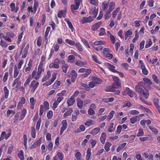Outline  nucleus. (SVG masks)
Instances as JSON below:
<instances>
[{"mask_svg":"<svg viewBox=\"0 0 160 160\" xmlns=\"http://www.w3.org/2000/svg\"><path fill=\"white\" fill-rule=\"evenodd\" d=\"M112 79L114 82L112 84V88L116 89L119 88L121 85V81L116 76H113Z\"/></svg>","mask_w":160,"mask_h":160,"instance_id":"f257e3e1","label":"nucleus"},{"mask_svg":"<svg viewBox=\"0 0 160 160\" xmlns=\"http://www.w3.org/2000/svg\"><path fill=\"white\" fill-rule=\"evenodd\" d=\"M135 89L136 91L139 93L140 96L143 95L144 97L147 99L149 96V93L148 91L147 92H145L143 89L138 86H136Z\"/></svg>","mask_w":160,"mask_h":160,"instance_id":"f03ea898","label":"nucleus"},{"mask_svg":"<svg viewBox=\"0 0 160 160\" xmlns=\"http://www.w3.org/2000/svg\"><path fill=\"white\" fill-rule=\"evenodd\" d=\"M93 79L95 80L91 82L88 84L90 88H93L96 86L97 84H100L102 83L101 80L96 77L93 78Z\"/></svg>","mask_w":160,"mask_h":160,"instance_id":"7ed1b4c3","label":"nucleus"},{"mask_svg":"<svg viewBox=\"0 0 160 160\" xmlns=\"http://www.w3.org/2000/svg\"><path fill=\"white\" fill-rule=\"evenodd\" d=\"M42 64H39L38 68V70L37 72V74L34 75V76L32 77L34 78L36 80H37L39 79L40 77V75L42 73V71H44V69L42 68Z\"/></svg>","mask_w":160,"mask_h":160,"instance_id":"20e7f679","label":"nucleus"},{"mask_svg":"<svg viewBox=\"0 0 160 160\" xmlns=\"http://www.w3.org/2000/svg\"><path fill=\"white\" fill-rule=\"evenodd\" d=\"M79 72H85V74H83V76L84 78L87 77L91 73V70L90 69H86L85 68H82L80 69L78 71Z\"/></svg>","mask_w":160,"mask_h":160,"instance_id":"39448f33","label":"nucleus"},{"mask_svg":"<svg viewBox=\"0 0 160 160\" xmlns=\"http://www.w3.org/2000/svg\"><path fill=\"white\" fill-rule=\"evenodd\" d=\"M29 44H27L25 48H24L23 51L22 49L20 50V54H22V58H26L27 55L28 53V51L29 48Z\"/></svg>","mask_w":160,"mask_h":160,"instance_id":"423d86ee","label":"nucleus"},{"mask_svg":"<svg viewBox=\"0 0 160 160\" xmlns=\"http://www.w3.org/2000/svg\"><path fill=\"white\" fill-rule=\"evenodd\" d=\"M39 85V82H37L35 80H33L32 81L30 85V87L32 88V89L31 90V92H34L36 89L38 87Z\"/></svg>","mask_w":160,"mask_h":160,"instance_id":"0eeeda50","label":"nucleus"},{"mask_svg":"<svg viewBox=\"0 0 160 160\" xmlns=\"http://www.w3.org/2000/svg\"><path fill=\"white\" fill-rule=\"evenodd\" d=\"M62 126L61 128L60 134L62 135L64 131L66 129L67 126V123L66 120H63L62 122Z\"/></svg>","mask_w":160,"mask_h":160,"instance_id":"6e6552de","label":"nucleus"},{"mask_svg":"<svg viewBox=\"0 0 160 160\" xmlns=\"http://www.w3.org/2000/svg\"><path fill=\"white\" fill-rule=\"evenodd\" d=\"M109 49L108 48H104L103 52V54L106 56L107 58H109L111 59L113 57V55L112 54L109 53Z\"/></svg>","mask_w":160,"mask_h":160,"instance_id":"1a4fd4ad","label":"nucleus"},{"mask_svg":"<svg viewBox=\"0 0 160 160\" xmlns=\"http://www.w3.org/2000/svg\"><path fill=\"white\" fill-rule=\"evenodd\" d=\"M92 21V18L90 17H89L88 18L83 17L81 19L82 24H84L85 23H89Z\"/></svg>","mask_w":160,"mask_h":160,"instance_id":"9d476101","label":"nucleus"},{"mask_svg":"<svg viewBox=\"0 0 160 160\" xmlns=\"http://www.w3.org/2000/svg\"><path fill=\"white\" fill-rule=\"evenodd\" d=\"M42 137L40 138L38 141L34 142L33 144L30 147V148L31 149H32L34 148L37 147L39 146L40 145L42 141Z\"/></svg>","mask_w":160,"mask_h":160,"instance_id":"9b49d317","label":"nucleus"},{"mask_svg":"<svg viewBox=\"0 0 160 160\" xmlns=\"http://www.w3.org/2000/svg\"><path fill=\"white\" fill-rule=\"evenodd\" d=\"M105 66L108 68L110 71H112L113 72H118L117 71L114 70L115 67L114 66L108 63H105Z\"/></svg>","mask_w":160,"mask_h":160,"instance_id":"f8f14e48","label":"nucleus"},{"mask_svg":"<svg viewBox=\"0 0 160 160\" xmlns=\"http://www.w3.org/2000/svg\"><path fill=\"white\" fill-rule=\"evenodd\" d=\"M21 84V82L19 80V79L18 78H17L14 80L12 84V86L13 87L16 85V88H18L20 86Z\"/></svg>","mask_w":160,"mask_h":160,"instance_id":"ddd939ff","label":"nucleus"},{"mask_svg":"<svg viewBox=\"0 0 160 160\" xmlns=\"http://www.w3.org/2000/svg\"><path fill=\"white\" fill-rule=\"evenodd\" d=\"M75 102V99L73 96L68 99L67 103L68 104V106L69 107L72 105Z\"/></svg>","mask_w":160,"mask_h":160,"instance_id":"4468645a","label":"nucleus"},{"mask_svg":"<svg viewBox=\"0 0 160 160\" xmlns=\"http://www.w3.org/2000/svg\"><path fill=\"white\" fill-rule=\"evenodd\" d=\"M102 22H99L94 24L92 26V29L93 31H96L100 27V25L101 24Z\"/></svg>","mask_w":160,"mask_h":160,"instance_id":"2eb2a0df","label":"nucleus"},{"mask_svg":"<svg viewBox=\"0 0 160 160\" xmlns=\"http://www.w3.org/2000/svg\"><path fill=\"white\" fill-rule=\"evenodd\" d=\"M126 90L128 92V95L130 97H132L135 95V92L131 90L128 88H126Z\"/></svg>","mask_w":160,"mask_h":160,"instance_id":"dca6fc26","label":"nucleus"},{"mask_svg":"<svg viewBox=\"0 0 160 160\" xmlns=\"http://www.w3.org/2000/svg\"><path fill=\"white\" fill-rule=\"evenodd\" d=\"M71 75L72 82H74L75 81V79L77 77V73L74 70H73L71 72Z\"/></svg>","mask_w":160,"mask_h":160,"instance_id":"f3484780","label":"nucleus"},{"mask_svg":"<svg viewBox=\"0 0 160 160\" xmlns=\"http://www.w3.org/2000/svg\"><path fill=\"white\" fill-rule=\"evenodd\" d=\"M60 63V62L58 58H56L54 60L53 62L54 68H58L59 67L58 65Z\"/></svg>","mask_w":160,"mask_h":160,"instance_id":"a211bd4d","label":"nucleus"},{"mask_svg":"<svg viewBox=\"0 0 160 160\" xmlns=\"http://www.w3.org/2000/svg\"><path fill=\"white\" fill-rule=\"evenodd\" d=\"M58 158L59 160H62L63 159L62 155L61 152H58L57 154L54 157V160H58Z\"/></svg>","mask_w":160,"mask_h":160,"instance_id":"6ab92c4d","label":"nucleus"},{"mask_svg":"<svg viewBox=\"0 0 160 160\" xmlns=\"http://www.w3.org/2000/svg\"><path fill=\"white\" fill-rule=\"evenodd\" d=\"M106 136V133L104 132H102L100 138L101 142L102 143L104 144L105 143Z\"/></svg>","mask_w":160,"mask_h":160,"instance_id":"aec40b11","label":"nucleus"},{"mask_svg":"<svg viewBox=\"0 0 160 160\" xmlns=\"http://www.w3.org/2000/svg\"><path fill=\"white\" fill-rule=\"evenodd\" d=\"M95 7L92 8L91 9L90 12V14H92L93 15L94 18H95L97 16L98 11L95 10Z\"/></svg>","mask_w":160,"mask_h":160,"instance_id":"412c9836","label":"nucleus"},{"mask_svg":"<svg viewBox=\"0 0 160 160\" xmlns=\"http://www.w3.org/2000/svg\"><path fill=\"white\" fill-rule=\"evenodd\" d=\"M100 129L99 128H95L92 129L91 132V133L93 135H96L100 131Z\"/></svg>","mask_w":160,"mask_h":160,"instance_id":"4be33fe9","label":"nucleus"},{"mask_svg":"<svg viewBox=\"0 0 160 160\" xmlns=\"http://www.w3.org/2000/svg\"><path fill=\"white\" fill-rule=\"evenodd\" d=\"M3 91L4 93V97L5 98L7 99L9 95V90L7 89V87L5 86L3 88Z\"/></svg>","mask_w":160,"mask_h":160,"instance_id":"5701e85b","label":"nucleus"},{"mask_svg":"<svg viewBox=\"0 0 160 160\" xmlns=\"http://www.w3.org/2000/svg\"><path fill=\"white\" fill-rule=\"evenodd\" d=\"M66 12L65 11L61 10L58 14V17L60 18H61L62 17H65Z\"/></svg>","mask_w":160,"mask_h":160,"instance_id":"b1692460","label":"nucleus"},{"mask_svg":"<svg viewBox=\"0 0 160 160\" xmlns=\"http://www.w3.org/2000/svg\"><path fill=\"white\" fill-rule=\"evenodd\" d=\"M149 129L152 132H153L155 135L157 134L158 133V130L154 127L151 126H149Z\"/></svg>","mask_w":160,"mask_h":160,"instance_id":"393cba45","label":"nucleus"},{"mask_svg":"<svg viewBox=\"0 0 160 160\" xmlns=\"http://www.w3.org/2000/svg\"><path fill=\"white\" fill-rule=\"evenodd\" d=\"M64 20L66 22H67V24L68 25V27L71 29L72 31L73 32V26L72 23L69 21V19L68 18H65V19Z\"/></svg>","mask_w":160,"mask_h":160,"instance_id":"a878e982","label":"nucleus"},{"mask_svg":"<svg viewBox=\"0 0 160 160\" xmlns=\"http://www.w3.org/2000/svg\"><path fill=\"white\" fill-rule=\"evenodd\" d=\"M83 105V102L82 100L80 99H79L77 100V106L80 109H81L82 108Z\"/></svg>","mask_w":160,"mask_h":160,"instance_id":"bb28decb","label":"nucleus"},{"mask_svg":"<svg viewBox=\"0 0 160 160\" xmlns=\"http://www.w3.org/2000/svg\"><path fill=\"white\" fill-rule=\"evenodd\" d=\"M73 112V110L72 109H70L67 111L64 114L63 117L64 118L67 117L68 116L70 115Z\"/></svg>","mask_w":160,"mask_h":160,"instance_id":"cd10ccee","label":"nucleus"},{"mask_svg":"<svg viewBox=\"0 0 160 160\" xmlns=\"http://www.w3.org/2000/svg\"><path fill=\"white\" fill-rule=\"evenodd\" d=\"M132 33V31L131 30L129 29L125 33V40H126L127 39L128 37L130 35H131Z\"/></svg>","mask_w":160,"mask_h":160,"instance_id":"c85d7f7f","label":"nucleus"},{"mask_svg":"<svg viewBox=\"0 0 160 160\" xmlns=\"http://www.w3.org/2000/svg\"><path fill=\"white\" fill-rule=\"evenodd\" d=\"M91 149L90 148H88L87 151V155L86 157V160H90V158L91 155Z\"/></svg>","mask_w":160,"mask_h":160,"instance_id":"c756f323","label":"nucleus"},{"mask_svg":"<svg viewBox=\"0 0 160 160\" xmlns=\"http://www.w3.org/2000/svg\"><path fill=\"white\" fill-rule=\"evenodd\" d=\"M115 7V4L113 2H111L110 3L109 6V8L108 10L111 12L114 9Z\"/></svg>","mask_w":160,"mask_h":160,"instance_id":"7c9ffc66","label":"nucleus"},{"mask_svg":"<svg viewBox=\"0 0 160 160\" xmlns=\"http://www.w3.org/2000/svg\"><path fill=\"white\" fill-rule=\"evenodd\" d=\"M111 144L109 142H107L106 143L104 146L105 149L108 152L109 150V148L111 145Z\"/></svg>","mask_w":160,"mask_h":160,"instance_id":"2f4dec72","label":"nucleus"},{"mask_svg":"<svg viewBox=\"0 0 160 160\" xmlns=\"http://www.w3.org/2000/svg\"><path fill=\"white\" fill-rule=\"evenodd\" d=\"M79 8L78 5H77L75 4H72L71 6V11L73 12L74 10H78Z\"/></svg>","mask_w":160,"mask_h":160,"instance_id":"473e14b6","label":"nucleus"},{"mask_svg":"<svg viewBox=\"0 0 160 160\" xmlns=\"http://www.w3.org/2000/svg\"><path fill=\"white\" fill-rule=\"evenodd\" d=\"M142 69V73L145 75H147L148 73V71L146 68L145 66H142L141 68Z\"/></svg>","mask_w":160,"mask_h":160,"instance_id":"72a5a7b5","label":"nucleus"},{"mask_svg":"<svg viewBox=\"0 0 160 160\" xmlns=\"http://www.w3.org/2000/svg\"><path fill=\"white\" fill-rule=\"evenodd\" d=\"M114 89L115 88H112V86H108L105 88V90L106 92H112L114 91Z\"/></svg>","mask_w":160,"mask_h":160,"instance_id":"f704fd0d","label":"nucleus"},{"mask_svg":"<svg viewBox=\"0 0 160 160\" xmlns=\"http://www.w3.org/2000/svg\"><path fill=\"white\" fill-rule=\"evenodd\" d=\"M94 124V122L93 120H90L84 123L85 125L87 127H89L91 125H92Z\"/></svg>","mask_w":160,"mask_h":160,"instance_id":"c9c22d12","label":"nucleus"},{"mask_svg":"<svg viewBox=\"0 0 160 160\" xmlns=\"http://www.w3.org/2000/svg\"><path fill=\"white\" fill-rule=\"evenodd\" d=\"M76 46L78 48V50L80 52L83 51V49L82 46L80 45L79 42H77L75 43Z\"/></svg>","mask_w":160,"mask_h":160,"instance_id":"e433bc0d","label":"nucleus"},{"mask_svg":"<svg viewBox=\"0 0 160 160\" xmlns=\"http://www.w3.org/2000/svg\"><path fill=\"white\" fill-rule=\"evenodd\" d=\"M126 143H123L121 144L117 149V151L118 152L121 149L123 148L126 145Z\"/></svg>","mask_w":160,"mask_h":160,"instance_id":"4c0bfd02","label":"nucleus"},{"mask_svg":"<svg viewBox=\"0 0 160 160\" xmlns=\"http://www.w3.org/2000/svg\"><path fill=\"white\" fill-rule=\"evenodd\" d=\"M51 29L50 27H48L47 28L45 34V39H47V37L48 35V33Z\"/></svg>","mask_w":160,"mask_h":160,"instance_id":"58836bf2","label":"nucleus"},{"mask_svg":"<svg viewBox=\"0 0 160 160\" xmlns=\"http://www.w3.org/2000/svg\"><path fill=\"white\" fill-rule=\"evenodd\" d=\"M19 70L17 69L16 67H14V73L13 75V77L14 78H16L18 75L19 73Z\"/></svg>","mask_w":160,"mask_h":160,"instance_id":"ea45409f","label":"nucleus"},{"mask_svg":"<svg viewBox=\"0 0 160 160\" xmlns=\"http://www.w3.org/2000/svg\"><path fill=\"white\" fill-rule=\"evenodd\" d=\"M138 116H136L135 117H133L130 118V122L132 124H134L138 120L137 118Z\"/></svg>","mask_w":160,"mask_h":160,"instance_id":"a19ab883","label":"nucleus"},{"mask_svg":"<svg viewBox=\"0 0 160 160\" xmlns=\"http://www.w3.org/2000/svg\"><path fill=\"white\" fill-rule=\"evenodd\" d=\"M104 44V42L101 41H97L94 42L93 45L97 46L102 45Z\"/></svg>","mask_w":160,"mask_h":160,"instance_id":"79ce46f5","label":"nucleus"},{"mask_svg":"<svg viewBox=\"0 0 160 160\" xmlns=\"http://www.w3.org/2000/svg\"><path fill=\"white\" fill-rule=\"evenodd\" d=\"M88 113L90 115H93L95 113V112L92 108H89L88 110Z\"/></svg>","mask_w":160,"mask_h":160,"instance_id":"37998d69","label":"nucleus"},{"mask_svg":"<svg viewBox=\"0 0 160 160\" xmlns=\"http://www.w3.org/2000/svg\"><path fill=\"white\" fill-rule=\"evenodd\" d=\"M18 156L20 160H23L24 159V157L23 155V152L22 151H20L19 153L18 154Z\"/></svg>","mask_w":160,"mask_h":160,"instance_id":"c03bdc74","label":"nucleus"},{"mask_svg":"<svg viewBox=\"0 0 160 160\" xmlns=\"http://www.w3.org/2000/svg\"><path fill=\"white\" fill-rule=\"evenodd\" d=\"M65 42L66 43L71 45H73L75 44V42L74 41L69 39H66Z\"/></svg>","mask_w":160,"mask_h":160,"instance_id":"a18cd8bd","label":"nucleus"},{"mask_svg":"<svg viewBox=\"0 0 160 160\" xmlns=\"http://www.w3.org/2000/svg\"><path fill=\"white\" fill-rule=\"evenodd\" d=\"M31 135L32 137L35 138L36 137V131L34 128H31Z\"/></svg>","mask_w":160,"mask_h":160,"instance_id":"49530a36","label":"nucleus"},{"mask_svg":"<svg viewBox=\"0 0 160 160\" xmlns=\"http://www.w3.org/2000/svg\"><path fill=\"white\" fill-rule=\"evenodd\" d=\"M115 113L114 111H112L109 113V115L107 117L108 118L109 121L113 117V114Z\"/></svg>","mask_w":160,"mask_h":160,"instance_id":"de8ad7c7","label":"nucleus"},{"mask_svg":"<svg viewBox=\"0 0 160 160\" xmlns=\"http://www.w3.org/2000/svg\"><path fill=\"white\" fill-rule=\"evenodd\" d=\"M119 10H120V8H118L116 10L112 12V18H114L115 17H116L117 13L119 12Z\"/></svg>","mask_w":160,"mask_h":160,"instance_id":"09e8293b","label":"nucleus"},{"mask_svg":"<svg viewBox=\"0 0 160 160\" xmlns=\"http://www.w3.org/2000/svg\"><path fill=\"white\" fill-rule=\"evenodd\" d=\"M109 3V2L108 3H106V1L104 2L102 4V7L104 10H105L107 8L108 6V3Z\"/></svg>","mask_w":160,"mask_h":160,"instance_id":"8fccbe9b","label":"nucleus"},{"mask_svg":"<svg viewBox=\"0 0 160 160\" xmlns=\"http://www.w3.org/2000/svg\"><path fill=\"white\" fill-rule=\"evenodd\" d=\"M153 103L154 105L156 107H157L159 105H158V103L159 102V100L157 98H154L153 100Z\"/></svg>","mask_w":160,"mask_h":160,"instance_id":"3c124183","label":"nucleus"},{"mask_svg":"<svg viewBox=\"0 0 160 160\" xmlns=\"http://www.w3.org/2000/svg\"><path fill=\"white\" fill-rule=\"evenodd\" d=\"M68 67V65L67 64H65L62 66V68L64 72L66 73L67 72V69Z\"/></svg>","mask_w":160,"mask_h":160,"instance_id":"603ef678","label":"nucleus"},{"mask_svg":"<svg viewBox=\"0 0 160 160\" xmlns=\"http://www.w3.org/2000/svg\"><path fill=\"white\" fill-rule=\"evenodd\" d=\"M82 41L86 46L88 48H89L90 47L88 42L84 38H81Z\"/></svg>","mask_w":160,"mask_h":160,"instance_id":"864d4df0","label":"nucleus"},{"mask_svg":"<svg viewBox=\"0 0 160 160\" xmlns=\"http://www.w3.org/2000/svg\"><path fill=\"white\" fill-rule=\"evenodd\" d=\"M143 80L146 83H148L149 85L152 84V82L148 78H143Z\"/></svg>","mask_w":160,"mask_h":160,"instance_id":"5fc2aeb1","label":"nucleus"},{"mask_svg":"<svg viewBox=\"0 0 160 160\" xmlns=\"http://www.w3.org/2000/svg\"><path fill=\"white\" fill-rule=\"evenodd\" d=\"M37 45L40 47L42 45V39L41 37H39L37 39Z\"/></svg>","mask_w":160,"mask_h":160,"instance_id":"6e6d98bb","label":"nucleus"},{"mask_svg":"<svg viewBox=\"0 0 160 160\" xmlns=\"http://www.w3.org/2000/svg\"><path fill=\"white\" fill-rule=\"evenodd\" d=\"M92 57L93 61L94 62H95L96 63H98L99 64H101V62H100L98 60L97 57L96 56L94 55H92Z\"/></svg>","mask_w":160,"mask_h":160,"instance_id":"4d7b16f0","label":"nucleus"},{"mask_svg":"<svg viewBox=\"0 0 160 160\" xmlns=\"http://www.w3.org/2000/svg\"><path fill=\"white\" fill-rule=\"evenodd\" d=\"M41 122V119L39 118L37 122L36 126V129L38 130H39L40 128Z\"/></svg>","mask_w":160,"mask_h":160,"instance_id":"13d9d810","label":"nucleus"},{"mask_svg":"<svg viewBox=\"0 0 160 160\" xmlns=\"http://www.w3.org/2000/svg\"><path fill=\"white\" fill-rule=\"evenodd\" d=\"M81 86L80 88L82 89H86L87 88H88V85L85 83H81Z\"/></svg>","mask_w":160,"mask_h":160,"instance_id":"bf43d9fd","label":"nucleus"},{"mask_svg":"<svg viewBox=\"0 0 160 160\" xmlns=\"http://www.w3.org/2000/svg\"><path fill=\"white\" fill-rule=\"evenodd\" d=\"M56 75L57 74L56 73L53 74L52 75V78L51 80L49 81L51 84L56 79Z\"/></svg>","mask_w":160,"mask_h":160,"instance_id":"052dcab7","label":"nucleus"},{"mask_svg":"<svg viewBox=\"0 0 160 160\" xmlns=\"http://www.w3.org/2000/svg\"><path fill=\"white\" fill-rule=\"evenodd\" d=\"M56 75L57 74L56 73L53 74L52 75V78L51 80L49 81L51 84L56 79Z\"/></svg>","mask_w":160,"mask_h":160,"instance_id":"680f3d73","label":"nucleus"},{"mask_svg":"<svg viewBox=\"0 0 160 160\" xmlns=\"http://www.w3.org/2000/svg\"><path fill=\"white\" fill-rule=\"evenodd\" d=\"M59 104V103L56 100L54 101V103L52 105V108L54 110H55L56 108H57L58 105Z\"/></svg>","mask_w":160,"mask_h":160,"instance_id":"e2e57ef3","label":"nucleus"},{"mask_svg":"<svg viewBox=\"0 0 160 160\" xmlns=\"http://www.w3.org/2000/svg\"><path fill=\"white\" fill-rule=\"evenodd\" d=\"M76 64L79 66H82L85 64V63L81 61H78L76 63Z\"/></svg>","mask_w":160,"mask_h":160,"instance_id":"0e129e2a","label":"nucleus"},{"mask_svg":"<svg viewBox=\"0 0 160 160\" xmlns=\"http://www.w3.org/2000/svg\"><path fill=\"white\" fill-rule=\"evenodd\" d=\"M100 33H99V35L100 36H102L103 35L104 33H105V29L103 28H101L100 30Z\"/></svg>","mask_w":160,"mask_h":160,"instance_id":"69168bd1","label":"nucleus"},{"mask_svg":"<svg viewBox=\"0 0 160 160\" xmlns=\"http://www.w3.org/2000/svg\"><path fill=\"white\" fill-rule=\"evenodd\" d=\"M152 78L155 83H159V80L156 75H152Z\"/></svg>","mask_w":160,"mask_h":160,"instance_id":"338daca9","label":"nucleus"},{"mask_svg":"<svg viewBox=\"0 0 160 160\" xmlns=\"http://www.w3.org/2000/svg\"><path fill=\"white\" fill-rule=\"evenodd\" d=\"M0 44L3 48H6L7 47L8 44L5 42L3 41L2 40H1Z\"/></svg>","mask_w":160,"mask_h":160,"instance_id":"774afa93","label":"nucleus"}]
</instances>
